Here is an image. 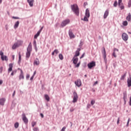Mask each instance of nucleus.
Here are the masks:
<instances>
[{
  "label": "nucleus",
  "instance_id": "nucleus-1",
  "mask_svg": "<svg viewBox=\"0 0 131 131\" xmlns=\"http://www.w3.org/2000/svg\"><path fill=\"white\" fill-rule=\"evenodd\" d=\"M72 11L76 15V16H79V8L78 6L76 4L71 5Z\"/></svg>",
  "mask_w": 131,
  "mask_h": 131
},
{
  "label": "nucleus",
  "instance_id": "nucleus-2",
  "mask_svg": "<svg viewBox=\"0 0 131 131\" xmlns=\"http://www.w3.org/2000/svg\"><path fill=\"white\" fill-rule=\"evenodd\" d=\"M27 51L26 58L27 59H29L30 55L31 54V51H32V45H31V42H30L29 45H28Z\"/></svg>",
  "mask_w": 131,
  "mask_h": 131
},
{
  "label": "nucleus",
  "instance_id": "nucleus-3",
  "mask_svg": "<svg viewBox=\"0 0 131 131\" xmlns=\"http://www.w3.org/2000/svg\"><path fill=\"white\" fill-rule=\"evenodd\" d=\"M72 61H73V64H74L75 67L76 68H78V67H79V66H80V61H79L77 63V62H78V58L77 57L73 58Z\"/></svg>",
  "mask_w": 131,
  "mask_h": 131
},
{
  "label": "nucleus",
  "instance_id": "nucleus-4",
  "mask_svg": "<svg viewBox=\"0 0 131 131\" xmlns=\"http://www.w3.org/2000/svg\"><path fill=\"white\" fill-rule=\"evenodd\" d=\"M23 44V41L21 40H18L17 42H15L12 46V49L15 50V49H17V48H19L20 46H22Z\"/></svg>",
  "mask_w": 131,
  "mask_h": 131
},
{
  "label": "nucleus",
  "instance_id": "nucleus-5",
  "mask_svg": "<svg viewBox=\"0 0 131 131\" xmlns=\"http://www.w3.org/2000/svg\"><path fill=\"white\" fill-rule=\"evenodd\" d=\"M70 23V20L69 19H67L63 20L61 24V27H65L66 25H68Z\"/></svg>",
  "mask_w": 131,
  "mask_h": 131
},
{
  "label": "nucleus",
  "instance_id": "nucleus-6",
  "mask_svg": "<svg viewBox=\"0 0 131 131\" xmlns=\"http://www.w3.org/2000/svg\"><path fill=\"white\" fill-rule=\"evenodd\" d=\"M95 66L96 62H95L94 61H92L88 64V67L89 69H92V68H93V67H95Z\"/></svg>",
  "mask_w": 131,
  "mask_h": 131
},
{
  "label": "nucleus",
  "instance_id": "nucleus-7",
  "mask_svg": "<svg viewBox=\"0 0 131 131\" xmlns=\"http://www.w3.org/2000/svg\"><path fill=\"white\" fill-rule=\"evenodd\" d=\"M73 103H76L77 102V100L78 99V95H77V93L76 92H74L73 93Z\"/></svg>",
  "mask_w": 131,
  "mask_h": 131
},
{
  "label": "nucleus",
  "instance_id": "nucleus-8",
  "mask_svg": "<svg viewBox=\"0 0 131 131\" xmlns=\"http://www.w3.org/2000/svg\"><path fill=\"white\" fill-rule=\"evenodd\" d=\"M22 116V119L24 122V123L25 124H27V123H28V119L27 118V117H26V115H25V113H23L21 115Z\"/></svg>",
  "mask_w": 131,
  "mask_h": 131
},
{
  "label": "nucleus",
  "instance_id": "nucleus-9",
  "mask_svg": "<svg viewBox=\"0 0 131 131\" xmlns=\"http://www.w3.org/2000/svg\"><path fill=\"white\" fill-rule=\"evenodd\" d=\"M102 53L103 59L104 60V62L105 63H107V58H106L107 55L106 54V50H105V48H103V50Z\"/></svg>",
  "mask_w": 131,
  "mask_h": 131
},
{
  "label": "nucleus",
  "instance_id": "nucleus-10",
  "mask_svg": "<svg viewBox=\"0 0 131 131\" xmlns=\"http://www.w3.org/2000/svg\"><path fill=\"white\" fill-rule=\"evenodd\" d=\"M118 6H119V8L121 9V10L124 9V6H123V4H122V1H118Z\"/></svg>",
  "mask_w": 131,
  "mask_h": 131
},
{
  "label": "nucleus",
  "instance_id": "nucleus-11",
  "mask_svg": "<svg viewBox=\"0 0 131 131\" xmlns=\"http://www.w3.org/2000/svg\"><path fill=\"white\" fill-rule=\"evenodd\" d=\"M122 37L123 39V40H125L126 41L128 39V35H127L126 33H123L122 35Z\"/></svg>",
  "mask_w": 131,
  "mask_h": 131
},
{
  "label": "nucleus",
  "instance_id": "nucleus-12",
  "mask_svg": "<svg viewBox=\"0 0 131 131\" xmlns=\"http://www.w3.org/2000/svg\"><path fill=\"white\" fill-rule=\"evenodd\" d=\"M75 84L77 86L78 88H80V86H81V80L80 79H78L76 81H75Z\"/></svg>",
  "mask_w": 131,
  "mask_h": 131
},
{
  "label": "nucleus",
  "instance_id": "nucleus-13",
  "mask_svg": "<svg viewBox=\"0 0 131 131\" xmlns=\"http://www.w3.org/2000/svg\"><path fill=\"white\" fill-rule=\"evenodd\" d=\"M18 70H20V74L19 76V80H21V79H24V74H23V71H22V70L20 69H18Z\"/></svg>",
  "mask_w": 131,
  "mask_h": 131
},
{
  "label": "nucleus",
  "instance_id": "nucleus-14",
  "mask_svg": "<svg viewBox=\"0 0 131 131\" xmlns=\"http://www.w3.org/2000/svg\"><path fill=\"white\" fill-rule=\"evenodd\" d=\"M69 35L70 38H74V37H75V35H74V34H73V32H72V30H70L69 31Z\"/></svg>",
  "mask_w": 131,
  "mask_h": 131
},
{
  "label": "nucleus",
  "instance_id": "nucleus-15",
  "mask_svg": "<svg viewBox=\"0 0 131 131\" xmlns=\"http://www.w3.org/2000/svg\"><path fill=\"white\" fill-rule=\"evenodd\" d=\"M123 95L124 104H126V99L127 98V94H126V92H124Z\"/></svg>",
  "mask_w": 131,
  "mask_h": 131
},
{
  "label": "nucleus",
  "instance_id": "nucleus-16",
  "mask_svg": "<svg viewBox=\"0 0 131 131\" xmlns=\"http://www.w3.org/2000/svg\"><path fill=\"white\" fill-rule=\"evenodd\" d=\"M109 15V10L107 9L105 10L104 15H103V18L104 19H106L107 17H108V15Z\"/></svg>",
  "mask_w": 131,
  "mask_h": 131
},
{
  "label": "nucleus",
  "instance_id": "nucleus-17",
  "mask_svg": "<svg viewBox=\"0 0 131 131\" xmlns=\"http://www.w3.org/2000/svg\"><path fill=\"white\" fill-rule=\"evenodd\" d=\"M5 102H6V98H1L0 99V105H2V106H4L5 105Z\"/></svg>",
  "mask_w": 131,
  "mask_h": 131
},
{
  "label": "nucleus",
  "instance_id": "nucleus-18",
  "mask_svg": "<svg viewBox=\"0 0 131 131\" xmlns=\"http://www.w3.org/2000/svg\"><path fill=\"white\" fill-rule=\"evenodd\" d=\"M9 68L8 70V73H10L12 70H13V63H10L9 64Z\"/></svg>",
  "mask_w": 131,
  "mask_h": 131
},
{
  "label": "nucleus",
  "instance_id": "nucleus-19",
  "mask_svg": "<svg viewBox=\"0 0 131 131\" xmlns=\"http://www.w3.org/2000/svg\"><path fill=\"white\" fill-rule=\"evenodd\" d=\"M90 16H91L90 14V10H89V9H86L85 12V16L90 18Z\"/></svg>",
  "mask_w": 131,
  "mask_h": 131
},
{
  "label": "nucleus",
  "instance_id": "nucleus-20",
  "mask_svg": "<svg viewBox=\"0 0 131 131\" xmlns=\"http://www.w3.org/2000/svg\"><path fill=\"white\" fill-rule=\"evenodd\" d=\"M19 24H20V22L19 21H17L14 25V29H17L18 27H19Z\"/></svg>",
  "mask_w": 131,
  "mask_h": 131
},
{
  "label": "nucleus",
  "instance_id": "nucleus-21",
  "mask_svg": "<svg viewBox=\"0 0 131 131\" xmlns=\"http://www.w3.org/2000/svg\"><path fill=\"white\" fill-rule=\"evenodd\" d=\"M127 86L128 88H130L131 86V77L128 78L127 80Z\"/></svg>",
  "mask_w": 131,
  "mask_h": 131
},
{
  "label": "nucleus",
  "instance_id": "nucleus-22",
  "mask_svg": "<svg viewBox=\"0 0 131 131\" xmlns=\"http://www.w3.org/2000/svg\"><path fill=\"white\" fill-rule=\"evenodd\" d=\"M34 65H39V60L38 58H36V60L34 61Z\"/></svg>",
  "mask_w": 131,
  "mask_h": 131
},
{
  "label": "nucleus",
  "instance_id": "nucleus-23",
  "mask_svg": "<svg viewBox=\"0 0 131 131\" xmlns=\"http://www.w3.org/2000/svg\"><path fill=\"white\" fill-rule=\"evenodd\" d=\"M118 52V49L115 48L114 49V52L113 53V57H114L115 58H116L117 56H116V53H115V52Z\"/></svg>",
  "mask_w": 131,
  "mask_h": 131
},
{
  "label": "nucleus",
  "instance_id": "nucleus-24",
  "mask_svg": "<svg viewBox=\"0 0 131 131\" xmlns=\"http://www.w3.org/2000/svg\"><path fill=\"white\" fill-rule=\"evenodd\" d=\"M55 54H56V55H58V54H59V51L58 50V49H55L52 53V55L54 56V55H55Z\"/></svg>",
  "mask_w": 131,
  "mask_h": 131
},
{
  "label": "nucleus",
  "instance_id": "nucleus-25",
  "mask_svg": "<svg viewBox=\"0 0 131 131\" xmlns=\"http://www.w3.org/2000/svg\"><path fill=\"white\" fill-rule=\"evenodd\" d=\"M33 1H28L27 2L28 3L30 7H33Z\"/></svg>",
  "mask_w": 131,
  "mask_h": 131
},
{
  "label": "nucleus",
  "instance_id": "nucleus-26",
  "mask_svg": "<svg viewBox=\"0 0 131 131\" xmlns=\"http://www.w3.org/2000/svg\"><path fill=\"white\" fill-rule=\"evenodd\" d=\"M89 17H88V16H84L83 18H81V20L83 21H85V22H89Z\"/></svg>",
  "mask_w": 131,
  "mask_h": 131
},
{
  "label": "nucleus",
  "instance_id": "nucleus-27",
  "mask_svg": "<svg viewBox=\"0 0 131 131\" xmlns=\"http://www.w3.org/2000/svg\"><path fill=\"white\" fill-rule=\"evenodd\" d=\"M126 20H127V21H130L131 20V14H130V13H128V16L126 17Z\"/></svg>",
  "mask_w": 131,
  "mask_h": 131
},
{
  "label": "nucleus",
  "instance_id": "nucleus-28",
  "mask_svg": "<svg viewBox=\"0 0 131 131\" xmlns=\"http://www.w3.org/2000/svg\"><path fill=\"white\" fill-rule=\"evenodd\" d=\"M126 76V73H125L124 75H123L121 76L120 78V80H124V79L125 78Z\"/></svg>",
  "mask_w": 131,
  "mask_h": 131
},
{
  "label": "nucleus",
  "instance_id": "nucleus-29",
  "mask_svg": "<svg viewBox=\"0 0 131 131\" xmlns=\"http://www.w3.org/2000/svg\"><path fill=\"white\" fill-rule=\"evenodd\" d=\"M79 55H80V53H79V51H76L75 54L74 56V57L76 58V57H78V56H79Z\"/></svg>",
  "mask_w": 131,
  "mask_h": 131
},
{
  "label": "nucleus",
  "instance_id": "nucleus-30",
  "mask_svg": "<svg viewBox=\"0 0 131 131\" xmlns=\"http://www.w3.org/2000/svg\"><path fill=\"white\" fill-rule=\"evenodd\" d=\"M45 98L46 100H47L48 102H49L50 101V96H49V95H48V94H46L45 95Z\"/></svg>",
  "mask_w": 131,
  "mask_h": 131
},
{
  "label": "nucleus",
  "instance_id": "nucleus-31",
  "mask_svg": "<svg viewBox=\"0 0 131 131\" xmlns=\"http://www.w3.org/2000/svg\"><path fill=\"white\" fill-rule=\"evenodd\" d=\"M18 56H19V59H18V63H21V52L18 53Z\"/></svg>",
  "mask_w": 131,
  "mask_h": 131
},
{
  "label": "nucleus",
  "instance_id": "nucleus-32",
  "mask_svg": "<svg viewBox=\"0 0 131 131\" xmlns=\"http://www.w3.org/2000/svg\"><path fill=\"white\" fill-rule=\"evenodd\" d=\"M0 56H1V59L2 60V61H4V52H3L2 51L0 52Z\"/></svg>",
  "mask_w": 131,
  "mask_h": 131
},
{
  "label": "nucleus",
  "instance_id": "nucleus-33",
  "mask_svg": "<svg viewBox=\"0 0 131 131\" xmlns=\"http://www.w3.org/2000/svg\"><path fill=\"white\" fill-rule=\"evenodd\" d=\"M39 34H40V33L37 32V33L34 35V38L36 39V38L39 36Z\"/></svg>",
  "mask_w": 131,
  "mask_h": 131
},
{
  "label": "nucleus",
  "instance_id": "nucleus-34",
  "mask_svg": "<svg viewBox=\"0 0 131 131\" xmlns=\"http://www.w3.org/2000/svg\"><path fill=\"white\" fill-rule=\"evenodd\" d=\"M17 73V70L12 71L11 75V76H14V74H16Z\"/></svg>",
  "mask_w": 131,
  "mask_h": 131
},
{
  "label": "nucleus",
  "instance_id": "nucleus-35",
  "mask_svg": "<svg viewBox=\"0 0 131 131\" xmlns=\"http://www.w3.org/2000/svg\"><path fill=\"white\" fill-rule=\"evenodd\" d=\"M14 127H15V128H18V127H19V123L16 122L14 124Z\"/></svg>",
  "mask_w": 131,
  "mask_h": 131
},
{
  "label": "nucleus",
  "instance_id": "nucleus-36",
  "mask_svg": "<svg viewBox=\"0 0 131 131\" xmlns=\"http://www.w3.org/2000/svg\"><path fill=\"white\" fill-rule=\"evenodd\" d=\"M59 58L60 60H63V55H62V54H59Z\"/></svg>",
  "mask_w": 131,
  "mask_h": 131
},
{
  "label": "nucleus",
  "instance_id": "nucleus-37",
  "mask_svg": "<svg viewBox=\"0 0 131 131\" xmlns=\"http://www.w3.org/2000/svg\"><path fill=\"white\" fill-rule=\"evenodd\" d=\"M123 25L124 26H127V21H124L123 22Z\"/></svg>",
  "mask_w": 131,
  "mask_h": 131
},
{
  "label": "nucleus",
  "instance_id": "nucleus-38",
  "mask_svg": "<svg viewBox=\"0 0 131 131\" xmlns=\"http://www.w3.org/2000/svg\"><path fill=\"white\" fill-rule=\"evenodd\" d=\"M4 61H8V60H9L7 56H4Z\"/></svg>",
  "mask_w": 131,
  "mask_h": 131
},
{
  "label": "nucleus",
  "instance_id": "nucleus-39",
  "mask_svg": "<svg viewBox=\"0 0 131 131\" xmlns=\"http://www.w3.org/2000/svg\"><path fill=\"white\" fill-rule=\"evenodd\" d=\"M82 46H83V43H82V41H80V43L79 45V48H82Z\"/></svg>",
  "mask_w": 131,
  "mask_h": 131
},
{
  "label": "nucleus",
  "instance_id": "nucleus-40",
  "mask_svg": "<svg viewBox=\"0 0 131 131\" xmlns=\"http://www.w3.org/2000/svg\"><path fill=\"white\" fill-rule=\"evenodd\" d=\"M117 5H118V4L117 3V1H115L114 3V7H117Z\"/></svg>",
  "mask_w": 131,
  "mask_h": 131
},
{
  "label": "nucleus",
  "instance_id": "nucleus-41",
  "mask_svg": "<svg viewBox=\"0 0 131 131\" xmlns=\"http://www.w3.org/2000/svg\"><path fill=\"white\" fill-rule=\"evenodd\" d=\"M33 131H39V129H38V127H34L33 128Z\"/></svg>",
  "mask_w": 131,
  "mask_h": 131
},
{
  "label": "nucleus",
  "instance_id": "nucleus-42",
  "mask_svg": "<svg viewBox=\"0 0 131 131\" xmlns=\"http://www.w3.org/2000/svg\"><path fill=\"white\" fill-rule=\"evenodd\" d=\"M3 70H4V67H1L0 68V73H1V74L3 73Z\"/></svg>",
  "mask_w": 131,
  "mask_h": 131
},
{
  "label": "nucleus",
  "instance_id": "nucleus-43",
  "mask_svg": "<svg viewBox=\"0 0 131 131\" xmlns=\"http://www.w3.org/2000/svg\"><path fill=\"white\" fill-rule=\"evenodd\" d=\"M33 45L34 47H36V41L35 40H34Z\"/></svg>",
  "mask_w": 131,
  "mask_h": 131
},
{
  "label": "nucleus",
  "instance_id": "nucleus-44",
  "mask_svg": "<svg viewBox=\"0 0 131 131\" xmlns=\"http://www.w3.org/2000/svg\"><path fill=\"white\" fill-rule=\"evenodd\" d=\"M95 100H92L91 101V105H94L95 104Z\"/></svg>",
  "mask_w": 131,
  "mask_h": 131
},
{
  "label": "nucleus",
  "instance_id": "nucleus-45",
  "mask_svg": "<svg viewBox=\"0 0 131 131\" xmlns=\"http://www.w3.org/2000/svg\"><path fill=\"white\" fill-rule=\"evenodd\" d=\"M91 106L92 105H91V104H87V109H90L91 108Z\"/></svg>",
  "mask_w": 131,
  "mask_h": 131
},
{
  "label": "nucleus",
  "instance_id": "nucleus-46",
  "mask_svg": "<svg viewBox=\"0 0 131 131\" xmlns=\"http://www.w3.org/2000/svg\"><path fill=\"white\" fill-rule=\"evenodd\" d=\"M84 55H85V53H83L82 54V55H81V57H80V59H82V58H83V57H84Z\"/></svg>",
  "mask_w": 131,
  "mask_h": 131
},
{
  "label": "nucleus",
  "instance_id": "nucleus-47",
  "mask_svg": "<svg viewBox=\"0 0 131 131\" xmlns=\"http://www.w3.org/2000/svg\"><path fill=\"white\" fill-rule=\"evenodd\" d=\"M128 7L130 8V7H131V1H129L128 3Z\"/></svg>",
  "mask_w": 131,
  "mask_h": 131
},
{
  "label": "nucleus",
  "instance_id": "nucleus-48",
  "mask_svg": "<svg viewBox=\"0 0 131 131\" xmlns=\"http://www.w3.org/2000/svg\"><path fill=\"white\" fill-rule=\"evenodd\" d=\"M12 19H20V18L17 16H12Z\"/></svg>",
  "mask_w": 131,
  "mask_h": 131
},
{
  "label": "nucleus",
  "instance_id": "nucleus-49",
  "mask_svg": "<svg viewBox=\"0 0 131 131\" xmlns=\"http://www.w3.org/2000/svg\"><path fill=\"white\" fill-rule=\"evenodd\" d=\"M129 120H130V119L129 118L128 119L127 122V124H126V126L128 127V124L129 123Z\"/></svg>",
  "mask_w": 131,
  "mask_h": 131
},
{
  "label": "nucleus",
  "instance_id": "nucleus-50",
  "mask_svg": "<svg viewBox=\"0 0 131 131\" xmlns=\"http://www.w3.org/2000/svg\"><path fill=\"white\" fill-rule=\"evenodd\" d=\"M88 5V2H85L83 4L84 8H85Z\"/></svg>",
  "mask_w": 131,
  "mask_h": 131
},
{
  "label": "nucleus",
  "instance_id": "nucleus-51",
  "mask_svg": "<svg viewBox=\"0 0 131 131\" xmlns=\"http://www.w3.org/2000/svg\"><path fill=\"white\" fill-rule=\"evenodd\" d=\"M66 129V127L64 126L62 128L61 131H65Z\"/></svg>",
  "mask_w": 131,
  "mask_h": 131
},
{
  "label": "nucleus",
  "instance_id": "nucleus-52",
  "mask_svg": "<svg viewBox=\"0 0 131 131\" xmlns=\"http://www.w3.org/2000/svg\"><path fill=\"white\" fill-rule=\"evenodd\" d=\"M129 106H131V96H130V98H129Z\"/></svg>",
  "mask_w": 131,
  "mask_h": 131
},
{
  "label": "nucleus",
  "instance_id": "nucleus-53",
  "mask_svg": "<svg viewBox=\"0 0 131 131\" xmlns=\"http://www.w3.org/2000/svg\"><path fill=\"white\" fill-rule=\"evenodd\" d=\"M5 29H6V30H8L9 28L8 27V25H5Z\"/></svg>",
  "mask_w": 131,
  "mask_h": 131
},
{
  "label": "nucleus",
  "instance_id": "nucleus-54",
  "mask_svg": "<svg viewBox=\"0 0 131 131\" xmlns=\"http://www.w3.org/2000/svg\"><path fill=\"white\" fill-rule=\"evenodd\" d=\"M40 116H41V118H43L44 116H43V114L42 113H40Z\"/></svg>",
  "mask_w": 131,
  "mask_h": 131
},
{
  "label": "nucleus",
  "instance_id": "nucleus-55",
  "mask_svg": "<svg viewBox=\"0 0 131 131\" xmlns=\"http://www.w3.org/2000/svg\"><path fill=\"white\" fill-rule=\"evenodd\" d=\"M29 77H30V76L29 75V74H27L26 76L27 79H28V78H29Z\"/></svg>",
  "mask_w": 131,
  "mask_h": 131
},
{
  "label": "nucleus",
  "instance_id": "nucleus-56",
  "mask_svg": "<svg viewBox=\"0 0 131 131\" xmlns=\"http://www.w3.org/2000/svg\"><path fill=\"white\" fill-rule=\"evenodd\" d=\"M33 78H34V75H33V76L30 78V80H33Z\"/></svg>",
  "mask_w": 131,
  "mask_h": 131
},
{
  "label": "nucleus",
  "instance_id": "nucleus-57",
  "mask_svg": "<svg viewBox=\"0 0 131 131\" xmlns=\"http://www.w3.org/2000/svg\"><path fill=\"white\" fill-rule=\"evenodd\" d=\"M81 48H79L77 49V52H80L81 51Z\"/></svg>",
  "mask_w": 131,
  "mask_h": 131
},
{
  "label": "nucleus",
  "instance_id": "nucleus-58",
  "mask_svg": "<svg viewBox=\"0 0 131 131\" xmlns=\"http://www.w3.org/2000/svg\"><path fill=\"white\" fill-rule=\"evenodd\" d=\"M3 80H0V85H2V84H3Z\"/></svg>",
  "mask_w": 131,
  "mask_h": 131
},
{
  "label": "nucleus",
  "instance_id": "nucleus-59",
  "mask_svg": "<svg viewBox=\"0 0 131 131\" xmlns=\"http://www.w3.org/2000/svg\"><path fill=\"white\" fill-rule=\"evenodd\" d=\"M35 48V50L36 51V52H37V46H34Z\"/></svg>",
  "mask_w": 131,
  "mask_h": 131
},
{
  "label": "nucleus",
  "instance_id": "nucleus-60",
  "mask_svg": "<svg viewBox=\"0 0 131 131\" xmlns=\"http://www.w3.org/2000/svg\"><path fill=\"white\" fill-rule=\"evenodd\" d=\"M74 111V108H71L70 109V112H73Z\"/></svg>",
  "mask_w": 131,
  "mask_h": 131
},
{
  "label": "nucleus",
  "instance_id": "nucleus-61",
  "mask_svg": "<svg viewBox=\"0 0 131 131\" xmlns=\"http://www.w3.org/2000/svg\"><path fill=\"white\" fill-rule=\"evenodd\" d=\"M15 94H16V91H14L13 92V95H12V97H14V96H15Z\"/></svg>",
  "mask_w": 131,
  "mask_h": 131
},
{
  "label": "nucleus",
  "instance_id": "nucleus-62",
  "mask_svg": "<svg viewBox=\"0 0 131 131\" xmlns=\"http://www.w3.org/2000/svg\"><path fill=\"white\" fill-rule=\"evenodd\" d=\"M34 125H35V123H32V126L33 127H34Z\"/></svg>",
  "mask_w": 131,
  "mask_h": 131
},
{
  "label": "nucleus",
  "instance_id": "nucleus-63",
  "mask_svg": "<svg viewBox=\"0 0 131 131\" xmlns=\"http://www.w3.org/2000/svg\"><path fill=\"white\" fill-rule=\"evenodd\" d=\"M117 123V124H118L119 123V118H118Z\"/></svg>",
  "mask_w": 131,
  "mask_h": 131
},
{
  "label": "nucleus",
  "instance_id": "nucleus-64",
  "mask_svg": "<svg viewBox=\"0 0 131 131\" xmlns=\"http://www.w3.org/2000/svg\"><path fill=\"white\" fill-rule=\"evenodd\" d=\"M98 83V81H96L94 83V85H96V84H97Z\"/></svg>",
  "mask_w": 131,
  "mask_h": 131
}]
</instances>
